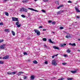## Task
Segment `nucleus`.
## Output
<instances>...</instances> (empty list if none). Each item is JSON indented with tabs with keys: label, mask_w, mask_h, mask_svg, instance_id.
<instances>
[{
	"label": "nucleus",
	"mask_w": 80,
	"mask_h": 80,
	"mask_svg": "<svg viewBox=\"0 0 80 80\" xmlns=\"http://www.w3.org/2000/svg\"><path fill=\"white\" fill-rule=\"evenodd\" d=\"M12 21L14 22H18V18H16L15 17H12Z\"/></svg>",
	"instance_id": "obj_1"
},
{
	"label": "nucleus",
	"mask_w": 80,
	"mask_h": 80,
	"mask_svg": "<svg viewBox=\"0 0 80 80\" xmlns=\"http://www.w3.org/2000/svg\"><path fill=\"white\" fill-rule=\"evenodd\" d=\"M52 65L56 66L57 65V63L56 62V61L55 60H52Z\"/></svg>",
	"instance_id": "obj_2"
},
{
	"label": "nucleus",
	"mask_w": 80,
	"mask_h": 80,
	"mask_svg": "<svg viewBox=\"0 0 80 80\" xmlns=\"http://www.w3.org/2000/svg\"><path fill=\"white\" fill-rule=\"evenodd\" d=\"M5 44H3L0 46V48L1 49H4L5 48Z\"/></svg>",
	"instance_id": "obj_3"
},
{
	"label": "nucleus",
	"mask_w": 80,
	"mask_h": 80,
	"mask_svg": "<svg viewBox=\"0 0 80 80\" xmlns=\"http://www.w3.org/2000/svg\"><path fill=\"white\" fill-rule=\"evenodd\" d=\"M8 57H9V56L8 55H7L6 56L2 58V59H3L4 60H5V59H8Z\"/></svg>",
	"instance_id": "obj_4"
},
{
	"label": "nucleus",
	"mask_w": 80,
	"mask_h": 80,
	"mask_svg": "<svg viewBox=\"0 0 80 80\" xmlns=\"http://www.w3.org/2000/svg\"><path fill=\"white\" fill-rule=\"evenodd\" d=\"M75 9L77 12H80V11L79 10V9H78V8H77V7H75Z\"/></svg>",
	"instance_id": "obj_5"
},
{
	"label": "nucleus",
	"mask_w": 80,
	"mask_h": 80,
	"mask_svg": "<svg viewBox=\"0 0 80 80\" xmlns=\"http://www.w3.org/2000/svg\"><path fill=\"white\" fill-rule=\"evenodd\" d=\"M29 9H30L31 10H33V11H35V12H39L38 11H37L35 9H32V8H28Z\"/></svg>",
	"instance_id": "obj_6"
},
{
	"label": "nucleus",
	"mask_w": 80,
	"mask_h": 80,
	"mask_svg": "<svg viewBox=\"0 0 80 80\" xmlns=\"http://www.w3.org/2000/svg\"><path fill=\"white\" fill-rule=\"evenodd\" d=\"M53 48H54V49H56L57 50H59V48L55 46H53Z\"/></svg>",
	"instance_id": "obj_7"
},
{
	"label": "nucleus",
	"mask_w": 80,
	"mask_h": 80,
	"mask_svg": "<svg viewBox=\"0 0 80 80\" xmlns=\"http://www.w3.org/2000/svg\"><path fill=\"white\" fill-rule=\"evenodd\" d=\"M69 45H71V46H76V44H75V43H74L73 44H72L71 43H69Z\"/></svg>",
	"instance_id": "obj_8"
},
{
	"label": "nucleus",
	"mask_w": 80,
	"mask_h": 80,
	"mask_svg": "<svg viewBox=\"0 0 80 80\" xmlns=\"http://www.w3.org/2000/svg\"><path fill=\"white\" fill-rule=\"evenodd\" d=\"M28 2V0H24L22 1V2L24 3H27Z\"/></svg>",
	"instance_id": "obj_9"
},
{
	"label": "nucleus",
	"mask_w": 80,
	"mask_h": 80,
	"mask_svg": "<svg viewBox=\"0 0 80 80\" xmlns=\"http://www.w3.org/2000/svg\"><path fill=\"white\" fill-rule=\"evenodd\" d=\"M35 78V77L33 75H31V80H33Z\"/></svg>",
	"instance_id": "obj_10"
},
{
	"label": "nucleus",
	"mask_w": 80,
	"mask_h": 80,
	"mask_svg": "<svg viewBox=\"0 0 80 80\" xmlns=\"http://www.w3.org/2000/svg\"><path fill=\"white\" fill-rule=\"evenodd\" d=\"M4 31L6 32H10V30L8 29H6L4 30Z\"/></svg>",
	"instance_id": "obj_11"
},
{
	"label": "nucleus",
	"mask_w": 80,
	"mask_h": 80,
	"mask_svg": "<svg viewBox=\"0 0 80 80\" xmlns=\"http://www.w3.org/2000/svg\"><path fill=\"white\" fill-rule=\"evenodd\" d=\"M32 62L33 63H35V64H37V63H38V62H37V61L36 60L33 61Z\"/></svg>",
	"instance_id": "obj_12"
},
{
	"label": "nucleus",
	"mask_w": 80,
	"mask_h": 80,
	"mask_svg": "<svg viewBox=\"0 0 80 80\" xmlns=\"http://www.w3.org/2000/svg\"><path fill=\"white\" fill-rule=\"evenodd\" d=\"M66 45L67 44H66L64 43L63 44H61L60 46H61V47H64V46H66Z\"/></svg>",
	"instance_id": "obj_13"
},
{
	"label": "nucleus",
	"mask_w": 80,
	"mask_h": 80,
	"mask_svg": "<svg viewBox=\"0 0 80 80\" xmlns=\"http://www.w3.org/2000/svg\"><path fill=\"white\" fill-rule=\"evenodd\" d=\"M12 35H13V36H15V32L13 31H12Z\"/></svg>",
	"instance_id": "obj_14"
},
{
	"label": "nucleus",
	"mask_w": 80,
	"mask_h": 80,
	"mask_svg": "<svg viewBox=\"0 0 80 80\" xmlns=\"http://www.w3.org/2000/svg\"><path fill=\"white\" fill-rule=\"evenodd\" d=\"M4 62L3 61H0V64H3Z\"/></svg>",
	"instance_id": "obj_15"
},
{
	"label": "nucleus",
	"mask_w": 80,
	"mask_h": 80,
	"mask_svg": "<svg viewBox=\"0 0 80 80\" xmlns=\"http://www.w3.org/2000/svg\"><path fill=\"white\" fill-rule=\"evenodd\" d=\"M40 35V31H39L37 33V35L39 36V35Z\"/></svg>",
	"instance_id": "obj_16"
},
{
	"label": "nucleus",
	"mask_w": 80,
	"mask_h": 80,
	"mask_svg": "<svg viewBox=\"0 0 80 80\" xmlns=\"http://www.w3.org/2000/svg\"><path fill=\"white\" fill-rule=\"evenodd\" d=\"M71 73H76V71H71Z\"/></svg>",
	"instance_id": "obj_17"
},
{
	"label": "nucleus",
	"mask_w": 80,
	"mask_h": 80,
	"mask_svg": "<svg viewBox=\"0 0 80 80\" xmlns=\"http://www.w3.org/2000/svg\"><path fill=\"white\" fill-rule=\"evenodd\" d=\"M39 31V30H34V32H35V33H38V32Z\"/></svg>",
	"instance_id": "obj_18"
},
{
	"label": "nucleus",
	"mask_w": 80,
	"mask_h": 80,
	"mask_svg": "<svg viewBox=\"0 0 80 80\" xmlns=\"http://www.w3.org/2000/svg\"><path fill=\"white\" fill-rule=\"evenodd\" d=\"M23 11L25 12H27V9L24 8Z\"/></svg>",
	"instance_id": "obj_19"
},
{
	"label": "nucleus",
	"mask_w": 80,
	"mask_h": 80,
	"mask_svg": "<svg viewBox=\"0 0 80 80\" xmlns=\"http://www.w3.org/2000/svg\"><path fill=\"white\" fill-rule=\"evenodd\" d=\"M5 15H6V16H8L9 14H8V12H5Z\"/></svg>",
	"instance_id": "obj_20"
},
{
	"label": "nucleus",
	"mask_w": 80,
	"mask_h": 80,
	"mask_svg": "<svg viewBox=\"0 0 80 80\" xmlns=\"http://www.w3.org/2000/svg\"><path fill=\"white\" fill-rule=\"evenodd\" d=\"M16 73V72H11V75H15Z\"/></svg>",
	"instance_id": "obj_21"
},
{
	"label": "nucleus",
	"mask_w": 80,
	"mask_h": 80,
	"mask_svg": "<svg viewBox=\"0 0 80 80\" xmlns=\"http://www.w3.org/2000/svg\"><path fill=\"white\" fill-rule=\"evenodd\" d=\"M24 8H22L20 9V12H22L23 11Z\"/></svg>",
	"instance_id": "obj_22"
},
{
	"label": "nucleus",
	"mask_w": 80,
	"mask_h": 80,
	"mask_svg": "<svg viewBox=\"0 0 80 80\" xmlns=\"http://www.w3.org/2000/svg\"><path fill=\"white\" fill-rule=\"evenodd\" d=\"M42 40L43 41L46 42V41H47V39L46 38H42Z\"/></svg>",
	"instance_id": "obj_23"
},
{
	"label": "nucleus",
	"mask_w": 80,
	"mask_h": 80,
	"mask_svg": "<svg viewBox=\"0 0 80 80\" xmlns=\"http://www.w3.org/2000/svg\"><path fill=\"white\" fill-rule=\"evenodd\" d=\"M68 80H73V78H67Z\"/></svg>",
	"instance_id": "obj_24"
},
{
	"label": "nucleus",
	"mask_w": 80,
	"mask_h": 80,
	"mask_svg": "<svg viewBox=\"0 0 80 80\" xmlns=\"http://www.w3.org/2000/svg\"><path fill=\"white\" fill-rule=\"evenodd\" d=\"M49 42H50V43H53V42H52V40H51V39H49Z\"/></svg>",
	"instance_id": "obj_25"
},
{
	"label": "nucleus",
	"mask_w": 80,
	"mask_h": 80,
	"mask_svg": "<svg viewBox=\"0 0 80 80\" xmlns=\"http://www.w3.org/2000/svg\"><path fill=\"white\" fill-rule=\"evenodd\" d=\"M61 13V12L60 11H58V12H57V15H60Z\"/></svg>",
	"instance_id": "obj_26"
},
{
	"label": "nucleus",
	"mask_w": 80,
	"mask_h": 80,
	"mask_svg": "<svg viewBox=\"0 0 80 80\" xmlns=\"http://www.w3.org/2000/svg\"><path fill=\"white\" fill-rule=\"evenodd\" d=\"M70 36L67 35L66 36V38H70Z\"/></svg>",
	"instance_id": "obj_27"
},
{
	"label": "nucleus",
	"mask_w": 80,
	"mask_h": 80,
	"mask_svg": "<svg viewBox=\"0 0 80 80\" xmlns=\"http://www.w3.org/2000/svg\"><path fill=\"white\" fill-rule=\"evenodd\" d=\"M21 27V24H18L17 26V27L18 28H19V27Z\"/></svg>",
	"instance_id": "obj_28"
},
{
	"label": "nucleus",
	"mask_w": 80,
	"mask_h": 80,
	"mask_svg": "<svg viewBox=\"0 0 80 80\" xmlns=\"http://www.w3.org/2000/svg\"><path fill=\"white\" fill-rule=\"evenodd\" d=\"M63 56L64 57H68V56L67 54H64L63 55Z\"/></svg>",
	"instance_id": "obj_29"
},
{
	"label": "nucleus",
	"mask_w": 80,
	"mask_h": 80,
	"mask_svg": "<svg viewBox=\"0 0 80 80\" xmlns=\"http://www.w3.org/2000/svg\"><path fill=\"white\" fill-rule=\"evenodd\" d=\"M71 52V51H70V50H67V52H68V53H70V52Z\"/></svg>",
	"instance_id": "obj_30"
},
{
	"label": "nucleus",
	"mask_w": 80,
	"mask_h": 80,
	"mask_svg": "<svg viewBox=\"0 0 80 80\" xmlns=\"http://www.w3.org/2000/svg\"><path fill=\"white\" fill-rule=\"evenodd\" d=\"M63 32H64L65 33H67V34L68 35H69V33H68V32H66V31H63Z\"/></svg>",
	"instance_id": "obj_31"
},
{
	"label": "nucleus",
	"mask_w": 80,
	"mask_h": 80,
	"mask_svg": "<svg viewBox=\"0 0 80 80\" xmlns=\"http://www.w3.org/2000/svg\"><path fill=\"white\" fill-rule=\"evenodd\" d=\"M56 4H57V5H58L59 4V3L58 2V1H56L55 2Z\"/></svg>",
	"instance_id": "obj_32"
},
{
	"label": "nucleus",
	"mask_w": 80,
	"mask_h": 80,
	"mask_svg": "<svg viewBox=\"0 0 80 80\" xmlns=\"http://www.w3.org/2000/svg\"><path fill=\"white\" fill-rule=\"evenodd\" d=\"M7 74H8V75H11V72H7Z\"/></svg>",
	"instance_id": "obj_33"
},
{
	"label": "nucleus",
	"mask_w": 80,
	"mask_h": 80,
	"mask_svg": "<svg viewBox=\"0 0 80 80\" xmlns=\"http://www.w3.org/2000/svg\"><path fill=\"white\" fill-rule=\"evenodd\" d=\"M21 17H23V18H25V15H21Z\"/></svg>",
	"instance_id": "obj_34"
},
{
	"label": "nucleus",
	"mask_w": 80,
	"mask_h": 80,
	"mask_svg": "<svg viewBox=\"0 0 80 80\" xmlns=\"http://www.w3.org/2000/svg\"><path fill=\"white\" fill-rule=\"evenodd\" d=\"M17 75H18V76H19V75H21L20 72H19L18 73H17Z\"/></svg>",
	"instance_id": "obj_35"
},
{
	"label": "nucleus",
	"mask_w": 80,
	"mask_h": 80,
	"mask_svg": "<svg viewBox=\"0 0 80 80\" xmlns=\"http://www.w3.org/2000/svg\"><path fill=\"white\" fill-rule=\"evenodd\" d=\"M27 76H25L24 77V80H25V79H27Z\"/></svg>",
	"instance_id": "obj_36"
},
{
	"label": "nucleus",
	"mask_w": 80,
	"mask_h": 80,
	"mask_svg": "<svg viewBox=\"0 0 80 80\" xmlns=\"http://www.w3.org/2000/svg\"><path fill=\"white\" fill-rule=\"evenodd\" d=\"M42 11L43 12V13H45L46 12L43 9L42 10Z\"/></svg>",
	"instance_id": "obj_37"
},
{
	"label": "nucleus",
	"mask_w": 80,
	"mask_h": 80,
	"mask_svg": "<svg viewBox=\"0 0 80 80\" xmlns=\"http://www.w3.org/2000/svg\"><path fill=\"white\" fill-rule=\"evenodd\" d=\"M4 40H0V43H2V42H3Z\"/></svg>",
	"instance_id": "obj_38"
},
{
	"label": "nucleus",
	"mask_w": 80,
	"mask_h": 80,
	"mask_svg": "<svg viewBox=\"0 0 80 80\" xmlns=\"http://www.w3.org/2000/svg\"><path fill=\"white\" fill-rule=\"evenodd\" d=\"M19 24V23H18V22H17L16 23V25H18Z\"/></svg>",
	"instance_id": "obj_39"
},
{
	"label": "nucleus",
	"mask_w": 80,
	"mask_h": 80,
	"mask_svg": "<svg viewBox=\"0 0 80 80\" xmlns=\"http://www.w3.org/2000/svg\"><path fill=\"white\" fill-rule=\"evenodd\" d=\"M62 65H66L67 64V63L66 62H64L62 63Z\"/></svg>",
	"instance_id": "obj_40"
},
{
	"label": "nucleus",
	"mask_w": 80,
	"mask_h": 80,
	"mask_svg": "<svg viewBox=\"0 0 80 80\" xmlns=\"http://www.w3.org/2000/svg\"><path fill=\"white\" fill-rule=\"evenodd\" d=\"M60 29H61V30L62 29H63V27H60Z\"/></svg>",
	"instance_id": "obj_41"
},
{
	"label": "nucleus",
	"mask_w": 80,
	"mask_h": 80,
	"mask_svg": "<svg viewBox=\"0 0 80 80\" xmlns=\"http://www.w3.org/2000/svg\"><path fill=\"white\" fill-rule=\"evenodd\" d=\"M23 54H24V55H27V53L26 52H24Z\"/></svg>",
	"instance_id": "obj_42"
},
{
	"label": "nucleus",
	"mask_w": 80,
	"mask_h": 80,
	"mask_svg": "<svg viewBox=\"0 0 80 80\" xmlns=\"http://www.w3.org/2000/svg\"><path fill=\"white\" fill-rule=\"evenodd\" d=\"M64 80V78H61L58 79V80Z\"/></svg>",
	"instance_id": "obj_43"
},
{
	"label": "nucleus",
	"mask_w": 80,
	"mask_h": 80,
	"mask_svg": "<svg viewBox=\"0 0 80 80\" xmlns=\"http://www.w3.org/2000/svg\"><path fill=\"white\" fill-rule=\"evenodd\" d=\"M55 22H52V25H53V24H55Z\"/></svg>",
	"instance_id": "obj_44"
},
{
	"label": "nucleus",
	"mask_w": 80,
	"mask_h": 80,
	"mask_svg": "<svg viewBox=\"0 0 80 80\" xmlns=\"http://www.w3.org/2000/svg\"><path fill=\"white\" fill-rule=\"evenodd\" d=\"M3 25V23L2 22L0 23V25Z\"/></svg>",
	"instance_id": "obj_45"
},
{
	"label": "nucleus",
	"mask_w": 80,
	"mask_h": 80,
	"mask_svg": "<svg viewBox=\"0 0 80 80\" xmlns=\"http://www.w3.org/2000/svg\"><path fill=\"white\" fill-rule=\"evenodd\" d=\"M43 27L42 26H40L39 27V28H42Z\"/></svg>",
	"instance_id": "obj_46"
},
{
	"label": "nucleus",
	"mask_w": 80,
	"mask_h": 80,
	"mask_svg": "<svg viewBox=\"0 0 80 80\" xmlns=\"http://www.w3.org/2000/svg\"><path fill=\"white\" fill-rule=\"evenodd\" d=\"M44 63L45 64H48V62L47 61H46Z\"/></svg>",
	"instance_id": "obj_47"
},
{
	"label": "nucleus",
	"mask_w": 80,
	"mask_h": 80,
	"mask_svg": "<svg viewBox=\"0 0 80 80\" xmlns=\"http://www.w3.org/2000/svg\"><path fill=\"white\" fill-rule=\"evenodd\" d=\"M44 2H48V0H44Z\"/></svg>",
	"instance_id": "obj_48"
},
{
	"label": "nucleus",
	"mask_w": 80,
	"mask_h": 80,
	"mask_svg": "<svg viewBox=\"0 0 80 80\" xmlns=\"http://www.w3.org/2000/svg\"><path fill=\"white\" fill-rule=\"evenodd\" d=\"M60 7H63V5H60L59 6Z\"/></svg>",
	"instance_id": "obj_49"
},
{
	"label": "nucleus",
	"mask_w": 80,
	"mask_h": 80,
	"mask_svg": "<svg viewBox=\"0 0 80 80\" xmlns=\"http://www.w3.org/2000/svg\"><path fill=\"white\" fill-rule=\"evenodd\" d=\"M52 22V21L49 20V21H48V23H51Z\"/></svg>",
	"instance_id": "obj_50"
},
{
	"label": "nucleus",
	"mask_w": 80,
	"mask_h": 80,
	"mask_svg": "<svg viewBox=\"0 0 80 80\" xmlns=\"http://www.w3.org/2000/svg\"><path fill=\"white\" fill-rule=\"evenodd\" d=\"M20 73H21V74H23V73H24V72H20Z\"/></svg>",
	"instance_id": "obj_51"
},
{
	"label": "nucleus",
	"mask_w": 80,
	"mask_h": 80,
	"mask_svg": "<svg viewBox=\"0 0 80 80\" xmlns=\"http://www.w3.org/2000/svg\"><path fill=\"white\" fill-rule=\"evenodd\" d=\"M76 18H80V17H79L78 16H77L76 17Z\"/></svg>",
	"instance_id": "obj_52"
},
{
	"label": "nucleus",
	"mask_w": 80,
	"mask_h": 80,
	"mask_svg": "<svg viewBox=\"0 0 80 80\" xmlns=\"http://www.w3.org/2000/svg\"><path fill=\"white\" fill-rule=\"evenodd\" d=\"M60 8V6L59 7H57V9H59Z\"/></svg>",
	"instance_id": "obj_53"
},
{
	"label": "nucleus",
	"mask_w": 80,
	"mask_h": 80,
	"mask_svg": "<svg viewBox=\"0 0 80 80\" xmlns=\"http://www.w3.org/2000/svg\"><path fill=\"white\" fill-rule=\"evenodd\" d=\"M68 3H72V2L70 1H68Z\"/></svg>",
	"instance_id": "obj_54"
},
{
	"label": "nucleus",
	"mask_w": 80,
	"mask_h": 80,
	"mask_svg": "<svg viewBox=\"0 0 80 80\" xmlns=\"http://www.w3.org/2000/svg\"><path fill=\"white\" fill-rule=\"evenodd\" d=\"M43 31H46V29H43Z\"/></svg>",
	"instance_id": "obj_55"
},
{
	"label": "nucleus",
	"mask_w": 80,
	"mask_h": 80,
	"mask_svg": "<svg viewBox=\"0 0 80 80\" xmlns=\"http://www.w3.org/2000/svg\"><path fill=\"white\" fill-rule=\"evenodd\" d=\"M61 12V13H62V12H63V11L61 10L60 11Z\"/></svg>",
	"instance_id": "obj_56"
},
{
	"label": "nucleus",
	"mask_w": 80,
	"mask_h": 80,
	"mask_svg": "<svg viewBox=\"0 0 80 80\" xmlns=\"http://www.w3.org/2000/svg\"><path fill=\"white\" fill-rule=\"evenodd\" d=\"M55 56H52V58H54V57H55Z\"/></svg>",
	"instance_id": "obj_57"
},
{
	"label": "nucleus",
	"mask_w": 80,
	"mask_h": 80,
	"mask_svg": "<svg viewBox=\"0 0 80 80\" xmlns=\"http://www.w3.org/2000/svg\"><path fill=\"white\" fill-rule=\"evenodd\" d=\"M58 54H57V55H55V56H56V57H57V56H58Z\"/></svg>",
	"instance_id": "obj_58"
},
{
	"label": "nucleus",
	"mask_w": 80,
	"mask_h": 80,
	"mask_svg": "<svg viewBox=\"0 0 80 80\" xmlns=\"http://www.w3.org/2000/svg\"><path fill=\"white\" fill-rule=\"evenodd\" d=\"M4 2H6V1H8V0H3Z\"/></svg>",
	"instance_id": "obj_59"
},
{
	"label": "nucleus",
	"mask_w": 80,
	"mask_h": 80,
	"mask_svg": "<svg viewBox=\"0 0 80 80\" xmlns=\"http://www.w3.org/2000/svg\"><path fill=\"white\" fill-rule=\"evenodd\" d=\"M78 40L79 41H80V39H78Z\"/></svg>",
	"instance_id": "obj_60"
},
{
	"label": "nucleus",
	"mask_w": 80,
	"mask_h": 80,
	"mask_svg": "<svg viewBox=\"0 0 80 80\" xmlns=\"http://www.w3.org/2000/svg\"><path fill=\"white\" fill-rule=\"evenodd\" d=\"M37 0H34V1H35V2H36V1H37Z\"/></svg>",
	"instance_id": "obj_61"
},
{
	"label": "nucleus",
	"mask_w": 80,
	"mask_h": 80,
	"mask_svg": "<svg viewBox=\"0 0 80 80\" xmlns=\"http://www.w3.org/2000/svg\"><path fill=\"white\" fill-rule=\"evenodd\" d=\"M44 47H46V45H44Z\"/></svg>",
	"instance_id": "obj_62"
},
{
	"label": "nucleus",
	"mask_w": 80,
	"mask_h": 80,
	"mask_svg": "<svg viewBox=\"0 0 80 80\" xmlns=\"http://www.w3.org/2000/svg\"><path fill=\"white\" fill-rule=\"evenodd\" d=\"M28 61H29L30 62V60H28Z\"/></svg>",
	"instance_id": "obj_63"
},
{
	"label": "nucleus",
	"mask_w": 80,
	"mask_h": 80,
	"mask_svg": "<svg viewBox=\"0 0 80 80\" xmlns=\"http://www.w3.org/2000/svg\"><path fill=\"white\" fill-rule=\"evenodd\" d=\"M0 58L1 59H2V57H0Z\"/></svg>",
	"instance_id": "obj_64"
}]
</instances>
